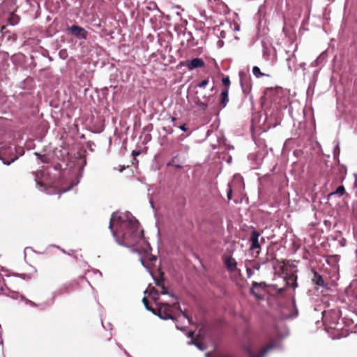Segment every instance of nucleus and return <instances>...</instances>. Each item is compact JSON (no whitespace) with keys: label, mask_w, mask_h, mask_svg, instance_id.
Returning <instances> with one entry per match:
<instances>
[{"label":"nucleus","mask_w":357,"mask_h":357,"mask_svg":"<svg viewBox=\"0 0 357 357\" xmlns=\"http://www.w3.org/2000/svg\"><path fill=\"white\" fill-rule=\"evenodd\" d=\"M190 149V147L187 144H181L179 147V151L181 152L187 153Z\"/></svg>","instance_id":"obj_38"},{"label":"nucleus","mask_w":357,"mask_h":357,"mask_svg":"<svg viewBox=\"0 0 357 357\" xmlns=\"http://www.w3.org/2000/svg\"><path fill=\"white\" fill-rule=\"evenodd\" d=\"M16 277L20 278L22 280H29L31 278V274H26V273H17L14 275Z\"/></svg>","instance_id":"obj_31"},{"label":"nucleus","mask_w":357,"mask_h":357,"mask_svg":"<svg viewBox=\"0 0 357 357\" xmlns=\"http://www.w3.org/2000/svg\"><path fill=\"white\" fill-rule=\"evenodd\" d=\"M86 146L91 151H93V147L95 146V144L92 141H88L86 143Z\"/></svg>","instance_id":"obj_39"},{"label":"nucleus","mask_w":357,"mask_h":357,"mask_svg":"<svg viewBox=\"0 0 357 357\" xmlns=\"http://www.w3.org/2000/svg\"><path fill=\"white\" fill-rule=\"evenodd\" d=\"M3 285L6 286V284L5 282V280L3 279V280L1 281V280L0 279V291H3Z\"/></svg>","instance_id":"obj_46"},{"label":"nucleus","mask_w":357,"mask_h":357,"mask_svg":"<svg viewBox=\"0 0 357 357\" xmlns=\"http://www.w3.org/2000/svg\"><path fill=\"white\" fill-rule=\"evenodd\" d=\"M239 77H240V84L242 89V91L244 93H247L250 90V87H245V80L247 79V75L243 72L239 73Z\"/></svg>","instance_id":"obj_21"},{"label":"nucleus","mask_w":357,"mask_h":357,"mask_svg":"<svg viewBox=\"0 0 357 357\" xmlns=\"http://www.w3.org/2000/svg\"><path fill=\"white\" fill-rule=\"evenodd\" d=\"M153 125L151 123L148 124L143 128V131L145 132H151L153 130Z\"/></svg>","instance_id":"obj_40"},{"label":"nucleus","mask_w":357,"mask_h":357,"mask_svg":"<svg viewBox=\"0 0 357 357\" xmlns=\"http://www.w3.org/2000/svg\"><path fill=\"white\" fill-rule=\"evenodd\" d=\"M291 141H292V139H287L285 141V142H284V146H287V145H288V144H289Z\"/></svg>","instance_id":"obj_59"},{"label":"nucleus","mask_w":357,"mask_h":357,"mask_svg":"<svg viewBox=\"0 0 357 357\" xmlns=\"http://www.w3.org/2000/svg\"><path fill=\"white\" fill-rule=\"evenodd\" d=\"M222 260L229 271L233 272L236 269L237 262L232 256L223 255H222Z\"/></svg>","instance_id":"obj_13"},{"label":"nucleus","mask_w":357,"mask_h":357,"mask_svg":"<svg viewBox=\"0 0 357 357\" xmlns=\"http://www.w3.org/2000/svg\"><path fill=\"white\" fill-rule=\"evenodd\" d=\"M250 267H251V268H252L253 271H255V270L258 271V270H259V269H260V265H259V264H252L250 265Z\"/></svg>","instance_id":"obj_44"},{"label":"nucleus","mask_w":357,"mask_h":357,"mask_svg":"<svg viewBox=\"0 0 357 357\" xmlns=\"http://www.w3.org/2000/svg\"><path fill=\"white\" fill-rule=\"evenodd\" d=\"M308 78H309V85H308V89L307 90V100L309 102H311L312 100V79L311 78L310 75L308 76Z\"/></svg>","instance_id":"obj_25"},{"label":"nucleus","mask_w":357,"mask_h":357,"mask_svg":"<svg viewBox=\"0 0 357 357\" xmlns=\"http://www.w3.org/2000/svg\"><path fill=\"white\" fill-rule=\"evenodd\" d=\"M213 34L219 38H225L226 37V32L220 30V27L216 26L213 29Z\"/></svg>","instance_id":"obj_23"},{"label":"nucleus","mask_w":357,"mask_h":357,"mask_svg":"<svg viewBox=\"0 0 357 357\" xmlns=\"http://www.w3.org/2000/svg\"><path fill=\"white\" fill-rule=\"evenodd\" d=\"M275 107L277 108V109H287L288 111V113L289 114L292 116V107L291 105L289 103V101L286 98H283L282 100H281V103H280V105L279 107H278L276 105V103L275 102Z\"/></svg>","instance_id":"obj_18"},{"label":"nucleus","mask_w":357,"mask_h":357,"mask_svg":"<svg viewBox=\"0 0 357 357\" xmlns=\"http://www.w3.org/2000/svg\"><path fill=\"white\" fill-rule=\"evenodd\" d=\"M215 102V96L213 94H211L207 96V102L202 101L199 98H197L195 101V103L200 111L205 112L208 107L212 105Z\"/></svg>","instance_id":"obj_11"},{"label":"nucleus","mask_w":357,"mask_h":357,"mask_svg":"<svg viewBox=\"0 0 357 357\" xmlns=\"http://www.w3.org/2000/svg\"><path fill=\"white\" fill-rule=\"evenodd\" d=\"M0 15L1 19H3V24L6 25L7 26L8 25L11 26H16L20 20V17L13 13H8L4 15L0 14Z\"/></svg>","instance_id":"obj_10"},{"label":"nucleus","mask_w":357,"mask_h":357,"mask_svg":"<svg viewBox=\"0 0 357 357\" xmlns=\"http://www.w3.org/2000/svg\"><path fill=\"white\" fill-rule=\"evenodd\" d=\"M266 287L267 284L265 282H257L253 281L250 289V294L254 296L257 299L262 301L264 299V296L262 294H259L257 291L259 289L264 290Z\"/></svg>","instance_id":"obj_8"},{"label":"nucleus","mask_w":357,"mask_h":357,"mask_svg":"<svg viewBox=\"0 0 357 357\" xmlns=\"http://www.w3.org/2000/svg\"><path fill=\"white\" fill-rule=\"evenodd\" d=\"M278 337L282 340L289 335V332H287L284 334L278 333Z\"/></svg>","instance_id":"obj_49"},{"label":"nucleus","mask_w":357,"mask_h":357,"mask_svg":"<svg viewBox=\"0 0 357 357\" xmlns=\"http://www.w3.org/2000/svg\"><path fill=\"white\" fill-rule=\"evenodd\" d=\"M231 161H232V157H231V155H227V159H226V162H227V163H228V164H231Z\"/></svg>","instance_id":"obj_52"},{"label":"nucleus","mask_w":357,"mask_h":357,"mask_svg":"<svg viewBox=\"0 0 357 357\" xmlns=\"http://www.w3.org/2000/svg\"><path fill=\"white\" fill-rule=\"evenodd\" d=\"M252 264L251 261L245 262V268L248 278H250L254 275V271L251 268L250 265Z\"/></svg>","instance_id":"obj_28"},{"label":"nucleus","mask_w":357,"mask_h":357,"mask_svg":"<svg viewBox=\"0 0 357 357\" xmlns=\"http://www.w3.org/2000/svg\"><path fill=\"white\" fill-rule=\"evenodd\" d=\"M145 139L150 140L151 139V135L150 134L146 135Z\"/></svg>","instance_id":"obj_63"},{"label":"nucleus","mask_w":357,"mask_h":357,"mask_svg":"<svg viewBox=\"0 0 357 357\" xmlns=\"http://www.w3.org/2000/svg\"><path fill=\"white\" fill-rule=\"evenodd\" d=\"M142 303H143L146 310H148L152 313H155L154 312L155 308H153L152 306L150 305L149 301L146 297L143 298Z\"/></svg>","instance_id":"obj_29"},{"label":"nucleus","mask_w":357,"mask_h":357,"mask_svg":"<svg viewBox=\"0 0 357 357\" xmlns=\"http://www.w3.org/2000/svg\"><path fill=\"white\" fill-rule=\"evenodd\" d=\"M68 287L67 285H63L61 287H60L59 289L54 291L52 293V296H53V298H55L59 295L66 294L68 292Z\"/></svg>","instance_id":"obj_24"},{"label":"nucleus","mask_w":357,"mask_h":357,"mask_svg":"<svg viewBox=\"0 0 357 357\" xmlns=\"http://www.w3.org/2000/svg\"><path fill=\"white\" fill-rule=\"evenodd\" d=\"M275 56V50L273 47L263 46V57L266 61H273Z\"/></svg>","instance_id":"obj_15"},{"label":"nucleus","mask_w":357,"mask_h":357,"mask_svg":"<svg viewBox=\"0 0 357 357\" xmlns=\"http://www.w3.org/2000/svg\"><path fill=\"white\" fill-rule=\"evenodd\" d=\"M150 275H151L152 278L154 280L155 284L156 286L161 287L164 285V278L162 276L160 278H155L153 272L150 271Z\"/></svg>","instance_id":"obj_27"},{"label":"nucleus","mask_w":357,"mask_h":357,"mask_svg":"<svg viewBox=\"0 0 357 357\" xmlns=\"http://www.w3.org/2000/svg\"><path fill=\"white\" fill-rule=\"evenodd\" d=\"M29 305L32 307H36L38 305L36 303H34L31 301H30Z\"/></svg>","instance_id":"obj_62"},{"label":"nucleus","mask_w":357,"mask_h":357,"mask_svg":"<svg viewBox=\"0 0 357 357\" xmlns=\"http://www.w3.org/2000/svg\"><path fill=\"white\" fill-rule=\"evenodd\" d=\"M125 169H126V167H125L124 165H120V166H119V171L120 172H122Z\"/></svg>","instance_id":"obj_60"},{"label":"nucleus","mask_w":357,"mask_h":357,"mask_svg":"<svg viewBox=\"0 0 357 357\" xmlns=\"http://www.w3.org/2000/svg\"><path fill=\"white\" fill-rule=\"evenodd\" d=\"M80 158L82 164L79 169V172L76 175V178L70 182V185L68 187L62 188L61 189V193H65L66 192L70 191L74 186H76L79 183L80 178L82 177L84 168L86 165V155H80Z\"/></svg>","instance_id":"obj_6"},{"label":"nucleus","mask_w":357,"mask_h":357,"mask_svg":"<svg viewBox=\"0 0 357 357\" xmlns=\"http://www.w3.org/2000/svg\"><path fill=\"white\" fill-rule=\"evenodd\" d=\"M314 284L317 286L314 290L318 291L319 288H321V293L323 294H325L328 290V282L324 280L322 275L315 271H314Z\"/></svg>","instance_id":"obj_9"},{"label":"nucleus","mask_w":357,"mask_h":357,"mask_svg":"<svg viewBox=\"0 0 357 357\" xmlns=\"http://www.w3.org/2000/svg\"><path fill=\"white\" fill-rule=\"evenodd\" d=\"M149 197V204H150V206L154 210L155 209V206H154V204H153V202L152 201L151 199V195L149 194L148 195Z\"/></svg>","instance_id":"obj_50"},{"label":"nucleus","mask_w":357,"mask_h":357,"mask_svg":"<svg viewBox=\"0 0 357 357\" xmlns=\"http://www.w3.org/2000/svg\"><path fill=\"white\" fill-rule=\"evenodd\" d=\"M167 295H169L172 298H174L175 299H178V296L176 294H174V293H172V292L169 291V294Z\"/></svg>","instance_id":"obj_54"},{"label":"nucleus","mask_w":357,"mask_h":357,"mask_svg":"<svg viewBox=\"0 0 357 357\" xmlns=\"http://www.w3.org/2000/svg\"><path fill=\"white\" fill-rule=\"evenodd\" d=\"M222 83L224 86H225L228 89L230 85V79L228 76L224 77L222 78Z\"/></svg>","instance_id":"obj_33"},{"label":"nucleus","mask_w":357,"mask_h":357,"mask_svg":"<svg viewBox=\"0 0 357 357\" xmlns=\"http://www.w3.org/2000/svg\"><path fill=\"white\" fill-rule=\"evenodd\" d=\"M197 341L196 340H190L189 342H188V344H193L195 346V344H197Z\"/></svg>","instance_id":"obj_58"},{"label":"nucleus","mask_w":357,"mask_h":357,"mask_svg":"<svg viewBox=\"0 0 357 357\" xmlns=\"http://www.w3.org/2000/svg\"><path fill=\"white\" fill-rule=\"evenodd\" d=\"M68 33L79 40H86L89 32L84 28L77 24H72L66 29Z\"/></svg>","instance_id":"obj_4"},{"label":"nucleus","mask_w":357,"mask_h":357,"mask_svg":"<svg viewBox=\"0 0 357 357\" xmlns=\"http://www.w3.org/2000/svg\"><path fill=\"white\" fill-rule=\"evenodd\" d=\"M148 9H149V10L155 9L156 10H158V12L160 13V9L158 8V7L157 6V5L155 3H153V7H151V6H148Z\"/></svg>","instance_id":"obj_51"},{"label":"nucleus","mask_w":357,"mask_h":357,"mask_svg":"<svg viewBox=\"0 0 357 357\" xmlns=\"http://www.w3.org/2000/svg\"><path fill=\"white\" fill-rule=\"evenodd\" d=\"M139 261H140V262H141L142 265L145 268H146V269H147V270H149V271H151V270H150V268H149V267L146 264V263H145L144 260L143 259V258H142V257H141V258L139 259Z\"/></svg>","instance_id":"obj_45"},{"label":"nucleus","mask_w":357,"mask_h":357,"mask_svg":"<svg viewBox=\"0 0 357 357\" xmlns=\"http://www.w3.org/2000/svg\"><path fill=\"white\" fill-rule=\"evenodd\" d=\"M163 130H165L169 135L173 132V130L172 128L167 129L165 127L163 128Z\"/></svg>","instance_id":"obj_53"},{"label":"nucleus","mask_w":357,"mask_h":357,"mask_svg":"<svg viewBox=\"0 0 357 357\" xmlns=\"http://www.w3.org/2000/svg\"><path fill=\"white\" fill-rule=\"evenodd\" d=\"M195 347L200 351H204L206 349L205 344L202 342H197Z\"/></svg>","instance_id":"obj_35"},{"label":"nucleus","mask_w":357,"mask_h":357,"mask_svg":"<svg viewBox=\"0 0 357 357\" xmlns=\"http://www.w3.org/2000/svg\"><path fill=\"white\" fill-rule=\"evenodd\" d=\"M252 71L253 75H254L257 78H260V77H263V76H267V77H268V76H269V75H267V74H265V73H261V72L260 68H259L258 66H253V67H252Z\"/></svg>","instance_id":"obj_26"},{"label":"nucleus","mask_w":357,"mask_h":357,"mask_svg":"<svg viewBox=\"0 0 357 357\" xmlns=\"http://www.w3.org/2000/svg\"><path fill=\"white\" fill-rule=\"evenodd\" d=\"M291 308L292 312L291 313L287 314L284 312V310H287V309H284L281 312L280 317L282 319H292L296 318L298 316V310L296 308L295 304H293V307Z\"/></svg>","instance_id":"obj_16"},{"label":"nucleus","mask_w":357,"mask_h":357,"mask_svg":"<svg viewBox=\"0 0 357 357\" xmlns=\"http://www.w3.org/2000/svg\"><path fill=\"white\" fill-rule=\"evenodd\" d=\"M139 222L127 211L125 213V218L119 215L118 211L114 212L110 218L109 229L115 241L119 245L130 248L133 253L140 254V250L131 246L130 243L138 242L144 239V230H139Z\"/></svg>","instance_id":"obj_1"},{"label":"nucleus","mask_w":357,"mask_h":357,"mask_svg":"<svg viewBox=\"0 0 357 357\" xmlns=\"http://www.w3.org/2000/svg\"><path fill=\"white\" fill-rule=\"evenodd\" d=\"M229 102V89H225L220 93V107L225 108Z\"/></svg>","instance_id":"obj_17"},{"label":"nucleus","mask_w":357,"mask_h":357,"mask_svg":"<svg viewBox=\"0 0 357 357\" xmlns=\"http://www.w3.org/2000/svg\"><path fill=\"white\" fill-rule=\"evenodd\" d=\"M181 66L186 67L189 70H193L197 68H203L205 66V62L203 59L199 57L187 59L181 62Z\"/></svg>","instance_id":"obj_7"},{"label":"nucleus","mask_w":357,"mask_h":357,"mask_svg":"<svg viewBox=\"0 0 357 357\" xmlns=\"http://www.w3.org/2000/svg\"><path fill=\"white\" fill-rule=\"evenodd\" d=\"M178 310L181 311L183 317L185 318L188 321V323L190 324L192 323V319L188 315L186 311L182 310V309L180 307H178Z\"/></svg>","instance_id":"obj_34"},{"label":"nucleus","mask_w":357,"mask_h":357,"mask_svg":"<svg viewBox=\"0 0 357 357\" xmlns=\"http://www.w3.org/2000/svg\"><path fill=\"white\" fill-rule=\"evenodd\" d=\"M33 154L36 156L37 159L40 160L42 162H47V161L45 160L46 158L45 155H42L38 152H34Z\"/></svg>","instance_id":"obj_32"},{"label":"nucleus","mask_w":357,"mask_h":357,"mask_svg":"<svg viewBox=\"0 0 357 357\" xmlns=\"http://www.w3.org/2000/svg\"><path fill=\"white\" fill-rule=\"evenodd\" d=\"M183 37L186 39L188 46L195 47L197 45V42H195V38L190 31L183 33Z\"/></svg>","instance_id":"obj_20"},{"label":"nucleus","mask_w":357,"mask_h":357,"mask_svg":"<svg viewBox=\"0 0 357 357\" xmlns=\"http://www.w3.org/2000/svg\"><path fill=\"white\" fill-rule=\"evenodd\" d=\"M178 128H179L181 130L183 131V132H186V131L188 130V127H187L186 123H183V124H182V125L179 126H178Z\"/></svg>","instance_id":"obj_43"},{"label":"nucleus","mask_w":357,"mask_h":357,"mask_svg":"<svg viewBox=\"0 0 357 357\" xmlns=\"http://www.w3.org/2000/svg\"><path fill=\"white\" fill-rule=\"evenodd\" d=\"M320 314L321 315V318L322 319L321 321H319V320L316 321V325L319 326H325L326 319V314L324 312H321Z\"/></svg>","instance_id":"obj_30"},{"label":"nucleus","mask_w":357,"mask_h":357,"mask_svg":"<svg viewBox=\"0 0 357 357\" xmlns=\"http://www.w3.org/2000/svg\"><path fill=\"white\" fill-rule=\"evenodd\" d=\"M290 280L292 282L293 284H292V287L295 288L297 287V284H296V278H294V276H292L291 278H290Z\"/></svg>","instance_id":"obj_48"},{"label":"nucleus","mask_w":357,"mask_h":357,"mask_svg":"<svg viewBox=\"0 0 357 357\" xmlns=\"http://www.w3.org/2000/svg\"><path fill=\"white\" fill-rule=\"evenodd\" d=\"M109 92V88L107 86H105L102 89V93L104 96H107Z\"/></svg>","instance_id":"obj_42"},{"label":"nucleus","mask_w":357,"mask_h":357,"mask_svg":"<svg viewBox=\"0 0 357 357\" xmlns=\"http://www.w3.org/2000/svg\"><path fill=\"white\" fill-rule=\"evenodd\" d=\"M208 84V79H204L197 84V87L204 88L207 86Z\"/></svg>","instance_id":"obj_36"},{"label":"nucleus","mask_w":357,"mask_h":357,"mask_svg":"<svg viewBox=\"0 0 357 357\" xmlns=\"http://www.w3.org/2000/svg\"><path fill=\"white\" fill-rule=\"evenodd\" d=\"M224 45V42L221 40H219L217 43V45L219 47H222Z\"/></svg>","instance_id":"obj_56"},{"label":"nucleus","mask_w":357,"mask_h":357,"mask_svg":"<svg viewBox=\"0 0 357 357\" xmlns=\"http://www.w3.org/2000/svg\"><path fill=\"white\" fill-rule=\"evenodd\" d=\"M154 312L155 313L153 314L158 316L161 319L175 320L174 317L172 314L171 307L167 303L159 305L157 308H155Z\"/></svg>","instance_id":"obj_5"},{"label":"nucleus","mask_w":357,"mask_h":357,"mask_svg":"<svg viewBox=\"0 0 357 357\" xmlns=\"http://www.w3.org/2000/svg\"><path fill=\"white\" fill-rule=\"evenodd\" d=\"M310 18V13L308 14L307 15V20H303V22H302V24H301V28H303V29H306L305 27V24L307 23V22L308 21Z\"/></svg>","instance_id":"obj_47"},{"label":"nucleus","mask_w":357,"mask_h":357,"mask_svg":"<svg viewBox=\"0 0 357 357\" xmlns=\"http://www.w3.org/2000/svg\"><path fill=\"white\" fill-rule=\"evenodd\" d=\"M259 236L260 233L257 230L254 229L251 231V234L249 238V241L250 243V250H253L261 248V245L259 243Z\"/></svg>","instance_id":"obj_14"},{"label":"nucleus","mask_w":357,"mask_h":357,"mask_svg":"<svg viewBox=\"0 0 357 357\" xmlns=\"http://www.w3.org/2000/svg\"><path fill=\"white\" fill-rule=\"evenodd\" d=\"M273 349L283 351L284 346L280 342H271L261 349L258 353L255 352L250 346L247 345L243 347L244 351L247 354L248 357H264L268 352Z\"/></svg>","instance_id":"obj_3"},{"label":"nucleus","mask_w":357,"mask_h":357,"mask_svg":"<svg viewBox=\"0 0 357 357\" xmlns=\"http://www.w3.org/2000/svg\"><path fill=\"white\" fill-rule=\"evenodd\" d=\"M161 288V294L163 295H167L169 294V290L167 287L164 284Z\"/></svg>","instance_id":"obj_41"},{"label":"nucleus","mask_w":357,"mask_h":357,"mask_svg":"<svg viewBox=\"0 0 357 357\" xmlns=\"http://www.w3.org/2000/svg\"><path fill=\"white\" fill-rule=\"evenodd\" d=\"M4 154H9L10 159H6L1 156L0 153V160L6 165H10L11 163L17 160L20 156H22L25 151L22 146H15L12 144L9 145L8 149H2Z\"/></svg>","instance_id":"obj_2"},{"label":"nucleus","mask_w":357,"mask_h":357,"mask_svg":"<svg viewBox=\"0 0 357 357\" xmlns=\"http://www.w3.org/2000/svg\"><path fill=\"white\" fill-rule=\"evenodd\" d=\"M344 194H346V190H345L344 185H340L336 188L335 190L331 192L329 194V196L330 197L337 196L338 197H340L343 196Z\"/></svg>","instance_id":"obj_22"},{"label":"nucleus","mask_w":357,"mask_h":357,"mask_svg":"<svg viewBox=\"0 0 357 357\" xmlns=\"http://www.w3.org/2000/svg\"><path fill=\"white\" fill-rule=\"evenodd\" d=\"M116 344L117 347H118L121 350H122V351H123V352L124 353V350H126V349L123 347L122 344H121L120 343H119V342H116Z\"/></svg>","instance_id":"obj_57"},{"label":"nucleus","mask_w":357,"mask_h":357,"mask_svg":"<svg viewBox=\"0 0 357 357\" xmlns=\"http://www.w3.org/2000/svg\"><path fill=\"white\" fill-rule=\"evenodd\" d=\"M44 172L43 171H37L35 173V181L36 182V186L41 192H46L47 194H51V188L47 187L42 181Z\"/></svg>","instance_id":"obj_12"},{"label":"nucleus","mask_w":357,"mask_h":357,"mask_svg":"<svg viewBox=\"0 0 357 357\" xmlns=\"http://www.w3.org/2000/svg\"><path fill=\"white\" fill-rule=\"evenodd\" d=\"M167 166L173 167L175 169H181L183 162L180 161L178 155H176L167 163Z\"/></svg>","instance_id":"obj_19"},{"label":"nucleus","mask_w":357,"mask_h":357,"mask_svg":"<svg viewBox=\"0 0 357 357\" xmlns=\"http://www.w3.org/2000/svg\"><path fill=\"white\" fill-rule=\"evenodd\" d=\"M139 153H140V151H133L132 152V156H133V157H135V156H137V155H139Z\"/></svg>","instance_id":"obj_55"},{"label":"nucleus","mask_w":357,"mask_h":357,"mask_svg":"<svg viewBox=\"0 0 357 357\" xmlns=\"http://www.w3.org/2000/svg\"><path fill=\"white\" fill-rule=\"evenodd\" d=\"M145 178H139L138 181L142 183H145Z\"/></svg>","instance_id":"obj_61"},{"label":"nucleus","mask_w":357,"mask_h":357,"mask_svg":"<svg viewBox=\"0 0 357 357\" xmlns=\"http://www.w3.org/2000/svg\"><path fill=\"white\" fill-rule=\"evenodd\" d=\"M124 354L127 357H132L126 350H124Z\"/></svg>","instance_id":"obj_64"},{"label":"nucleus","mask_w":357,"mask_h":357,"mask_svg":"<svg viewBox=\"0 0 357 357\" xmlns=\"http://www.w3.org/2000/svg\"><path fill=\"white\" fill-rule=\"evenodd\" d=\"M227 197L228 200L232 199V190H231V185L229 183L228 184V190L227 191Z\"/></svg>","instance_id":"obj_37"}]
</instances>
